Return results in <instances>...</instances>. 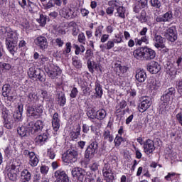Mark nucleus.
I'll use <instances>...</instances> for the list:
<instances>
[{
    "mask_svg": "<svg viewBox=\"0 0 182 182\" xmlns=\"http://www.w3.org/2000/svg\"><path fill=\"white\" fill-rule=\"evenodd\" d=\"M39 63L40 65H45V63H48L49 62V58L45 55H40L39 57Z\"/></svg>",
    "mask_w": 182,
    "mask_h": 182,
    "instance_id": "8fccbe9b",
    "label": "nucleus"
},
{
    "mask_svg": "<svg viewBox=\"0 0 182 182\" xmlns=\"http://www.w3.org/2000/svg\"><path fill=\"white\" fill-rule=\"evenodd\" d=\"M108 4L109 6H112V8H116V9H117V8H122L123 6L122 3L121 1L119 0H112L109 1L108 2Z\"/></svg>",
    "mask_w": 182,
    "mask_h": 182,
    "instance_id": "58836bf2",
    "label": "nucleus"
},
{
    "mask_svg": "<svg viewBox=\"0 0 182 182\" xmlns=\"http://www.w3.org/2000/svg\"><path fill=\"white\" fill-rule=\"evenodd\" d=\"M163 16L164 21H165V22H171V19H173V14L171 11L166 12L163 15Z\"/></svg>",
    "mask_w": 182,
    "mask_h": 182,
    "instance_id": "3c124183",
    "label": "nucleus"
},
{
    "mask_svg": "<svg viewBox=\"0 0 182 182\" xmlns=\"http://www.w3.org/2000/svg\"><path fill=\"white\" fill-rule=\"evenodd\" d=\"M51 122L53 130L58 132L60 127V119H59L58 112L54 113L53 115Z\"/></svg>",
    "mask_w": 182,
    "mask_h": 182,
    "instance_id": "6ab92c4d",
    "label": "nucleus"
},
{
    "mask_svg": "<svg viewBox=\"0 0 182 182\" xmlns=\"http://www.w3.org/2000/svg\"><path fill=\"white\" fill-rule=\"evenodd\" d=\"M116 11L114 16L120 18L121 19L126 18V9L123 7V6L122 7L117 8Z\"/></svg>",
    "mask_w": 182,
    "mask_h": 182,
    "instance_id": "a878e982",
    "label": "nucleus"
},
{
    "mask_svg": "<svg viewBox=\"0 0 182 182\" xmlns=\"http://www.w3.org/2000/svg\"><path fill=\"white\" fill-rule=\"evenodd\" d=\"M32 175L31 172L28 171V169H23L21 173V180H31Z\"/></svg>",
    "mask_w": 182,
    "mask_h": 182,
    "instance_id": "4c0bfd02",
    "label": "nucleus"
},
{
    "mask_svg": "<svg viewBox=\"0 0 182 182\" xmlns=\"http://www.w3.org/2000/svg\"><path fill=\"white\" fill-rule=\"evenodd\" d=\"M77 93H79V91L77 90V88H76V87H74L70 92V97H71L72 99H75V97H76V96H77Z\"/></svg>",
    "mask_w": 182,
    "mask_h": 182,
    "instance_id": "0e129e2a",
    "label": "nucleus"
},
{
    "mask_svg": "<svg viewBox=\"0 0 182 182\" xmlns=\"http://www.w3.org/2000/svg\"><path fill=\"white\" fill-rule=\"evenodd\" d=\"M122 141H123V137L119 135H117L114 140L115 147H119V146L122 144Z\"/></svg>",
    "mask_w": 182,
    "mask_h": 182,
    "instance_id": "4d7b16f0",
    "label": "nucleus"
},
{
    "mask_svg": "<svg viewBox=\"0 0 182 182\" xmlns=\"http://www.w3.org/2000/svg\"><path fill=\"white\" fill-rule=\"evenodd\" d=\"M74 48L75 49V55H79L80 52L83 53V52H85V46H83L82 45H80V46L77 45H74Z\"/></svg>",
    "mask_w": 182,
    "mask_h": 182,
    "instance_id": "603ef678",
    "label": "nucleus"
},
{
    "mask_svg": "<svg viewBox=\"0 0 182 182\" xmlns=\"http://www.w3.org/2000/svg\"><path fill=\"white\" fill-rule=\"evenodd\" d=\"M178 176H180V174L176 172H168V174L164 176V178L166 181H174Z\"/></svg>",
    "mask_w": 182,
    "mask_h": 182,
    "instance_id": "72a5a7b5",
    "label": "nucleus"
},
{
    "mask_svg": "<svg viewBox=\"0 0 182 182\" xmlns=\"http://www.w3.org/2000/svg\"><path fill=\"white\" fill-rule=\"evenodd\" d=\"M18 31H14L11 28L8 30L7 35H6V46L13 56H15V53L18 50Z\"/></svg>",
    "mask_w": 182,
    "mask_h": 182,
    "instance_id": "f257e3e1",
    "label": "nucleus"
},
{
    "mask_svg": "<svg viewBox=\"0 0 182 182\" xmlns=\"http://www.w3.org/2000/svg\"><path fill=\"white\" fill-rule=\"evenodd\" d=\"M12 66L9 63H0V70H9L11 69Z\"/></svg>",
    "mask_w": 182,
    "mask_h": 182,
    "instance_id": "5fc2aeb1",
    "label": "nucleus"
},
{
    "mask_svg": "<svg viewBox=\"0 0 182 182\" xmlns=\"http://www.w3.org/2000/svg\"><path fill=\"white\" fill-rule=\"evenodd\" d=\"M113 41L115 43H122L123 42V36L120 34L115 35V38Z\"/></svg>",
    "mask_w": 182,
    "mask_h": 182,
    "instance_id": "69168bd1",
    "label": "nucleus"
},
{
    "mask_svg": "<svg viewBox=\"0 0 182 182\" xmlns=\"http://www.w3.org/2000/svg\"><path fill=\"white\" fill-rule=\"evenodd\" d=\"M174 95H176V89L174 87H171L165 91L164 94L161 97V100L170 102L171 96H174Z\"/></svg>",
    "mask_w": 182,
    "mask_h": 182,
    "instance_id": "aec40b11",
    "label": "nucleus"
},
{
    "mask_svg": "<svg viewBox=\"0 0 182 182\" xmlns=\"http://www.w3.org/2000/svg\"><path fill=\"white\" fill-rule=\"evenodd\" d=\"M102 174L105 180L107 182H113L114 180V175L113 174V169L110 167V164H105L102 168Z\"/></svg>",
    "mask_w": 182,
    "mask_h": 182,
    "instance_id": "0eeeda50",
    "label": "nucleus"
},
{
    "mask_svg": "<svg viewBox=\"0 0 182 182\" xmlns=\"http://www.w3.org/2000/svg\"><path fill=\"white\" fill-rule=\"evenodd\" d=\"M72 60L73 65V66H75V68H76L77 69H80V68H82V63H80V60L77 57H73Z\"/></svg>",
    "mask_w": 182,
    "mask_h": 182,
    "instance_id": "49530a36",
    "label": "nucleus"
},
{
    "mask_svg": "<svg viewBox=\"0 0 182 182\" xmlns=\"http://www.w3.org/2000/svg\"><path fill=\"white\" fill-rule=\"evenodd\" d=\"M59 103L60 106H61L62 107H63V106L66 105V97H65V94H62L59 96Z\"/></svg>",
    "mask_w": 182,
    "mask_h": 182,
    "instance_id": "052dcab7",
    "label": "nucleus"
},
{
    "mask_svg": "<svg viewBox=\"0 0 182 182\" xmlns=\"http://www.w3.org/2000/svg\"><path fill=\"white\" fill-rule=\"evenodd\" d=\"M28 129L31 133H36L43 129V122L41 120H37L36 122H31L28 124Z\"/></svg>",
    "mask_w": 182,
    "mask_h": 182,
    "instance_id": "ddd939ff",
    "label": "nucleus"
},
{
    "mask_svg": "<svg viewBox=\"0 0 182 182\" xmlns=\"http://www.w3.org/2000/svg\"><path fill=\"white\" fill-rule=\"evenodd\" d=\"M102 136L104 137V140H107L109 143H112L114 140L113 133L107 129H105Z\"/></svg>",
    "mask_w": 182,
    "mask_h": 182,
    "instance_id": "7c9ffc66",
    "label": "nucleus"
},
{
    "mask_svg": "<svg viewBox=\"0 0 182 182\" xmlns=\"http://www.w3.org/2000/svg\"><path fill=\"white\" fill-rule=\"evenodd\" d=\"M7 168V176L11 181H16L18 178V173H19V168L15 166L14 164H11L6 167Z\"/></svg>",
    "mask_w": 182,
    "mask_h": 182,
    "instance_id": "9b49d317",
    "label": "nucleus"
},
{
    "mask_svg": "<svg viewBox=\"0 0 182 182\" xmlns=\"http://www.w3.org/2000/svg\"><path fill=\"white\" fill-rule=\"evenodd\" d=\"M156 150V146H154V141L151 139H147L144 144V151L147 156L153 154V151Z\"/></svg>",
    "mask_w": 182,
    "mask_h": 182,
    "instance_id": "dca6fc26",
    "label": "nucleus"
},
{
    "mask_svg": "<svg viewBox=\"0 0 182 182\" xmlns=\"http://www.w3.org/2000/svg\"><path fill=\"white\" fill-rule=\"evenodd\" d=\"M162 103L159 106V112L161 114H166L168 111V101L161 100Z\"/></svg>",
    "mask_w": 182,
    "mask_h": 182,
    "instance_id": "c756f323",
    "label": "nucleus"
},
{
    "mask_svg": "<svg viewBox=\"0 0 182 182\" xmlns=\"http://www.w3.org/2000/svg\"><path fill=\"white\" fill-rule=\"evenodd\" d=\"M154 46L155 48H157V49H164L166 48V46L164 45V38L161 37V36L155 35L154 37Z\"/></svg>",
    "mask_w": 182,
    "mask_h": 182,
    "instance_id": "412c9836",
    "label": "nucleus"
},
{
    "mask_svg": "<svg viewBox=\"0 0 182 182\" xmlns=\"http://www.w3.org/2000/svg\"><path fill=\"white\" fill-rule=\"evenodd\" d=\"M99 167H100V165L99 164V162H96V161H93L89 166L90 170L94 173L97 171V170H99Z\"/></svg>",
    "mask_w": 182,
    "mask_h": 182,
    "instance_id": "a18cd8bd",
    "label": "nucleus"
},
{
    "mask_svg": "<svg viewBox=\"0 0 182 182\" xmlns=\"http://www.w3.org/2000/svg\"><path fill=\"white\" fill-rule=\"evenodd\" d=\"M28 159L29 164L31 167H36V166H38V164L39 163V158H38V156L35 154V152L31 154Z\"/></svg>",
    "mask_w": 182,
    "mask_h": 182,
    "instance_id": "c85d7f7f",
    "label": "nucleus"
},
{
    "mask_svg": "<svg viewBox=\"0 0 182 182\" xmlns=\"http://www.w3.org/2000/svg\"><path fill=\"white\" fill-rule=\"evenodd\" d=\"M47 156L49 157V159H50V160H53L55 159L56 154H55V150L53 148L48 149Z\"/></svg>",
    "mask_w": 182,
    "mask_h": 182,
    "instance_id": "6e6d98bb",
    "label": "nucleus"
},
{
    "mask_svg": "<svg viewBox=\"0 0 182 182\" xmlns=\"http://www.w3.org/2000/svg\"><path fill=\"white\" fill-rule=\"evenodd\" d=\"M149 87L151 89V90H159L160 89V87L161 86V83L160 81L154 79V78H151L149 81Z\"/></svg>",
    "mask_w": 182,
    "mask_h": 182,
    "instance_id": "4be33fe9",
    "label": "nucleus"
},
{
    "mask_svg": "<svg viewBox=\"0 0 182 182\" xmlns=\"http://www.w3.org/2000/svg\"><path fill=\"white\" fill-rule=\"evenodd\" d=\"M46 72L50 79H58V77L60 73H62V70L60 68L55 66V65H51L49 67L46 68Z\"/></svg>",
    "mask_w": 182,
    "mask_h": 182,
    "instance_id": "1a4fd4ad",
    "label": "nucleus"
},
{
    "mask_svg": "<svg viewBox=\"0 0 182 182\" xmlns=\"http://www.w3.org/2000/svg\"><path fill=\"white\" fill-rule=\"evenodd\" d=\"M114 43H116L114 40H109L107 43L100 45V48L102 52H105V50H110V49L114 48Z\"/></svg>",
    "mask_w": 182,
    "mask_h": 182,
    "instance_id": "393cba45",
    "label": "nucleus"
},
{
    "mask_svg": "<svg viewBox=\"0 0 182 182\" xmlns=\"http://www.w3.org/2000/svg\"><path fill=\"white\" fill-rule=\"evenodd\" d=\"M11 93V85L6 84L2 87V96L4 97H9Z\"/></svg>",
    "mask_w": 182,
    "mask_h": 182,
    "instance_id": "c9c22d12",
    "label": "nucleus"
},
{
    "mask_svg": "<svg viewBox=\"0 0 182 182\" xmlns=\"http://www.w3.org/2000/svg\"><path fill=\"white\" fill-rule=\"evenodd\" d=\"M176 85L178 93L182 96V79L176 81Z\"/></svg>",
    "mask_w": 182,
    "mask_h": 182,
    "instance_id": "13d9d810",
    "label": "nucleus"
},
{
    "mask_svg": "<svg viewBox=\"0 0 182 182\" xmlns=\"http://www.w3.org/2000/svg\"><path fill=\"white\" fill-rule=\"evenodd\" d=\"M80 130H81L80 126H78L76 128V132H73L70 133V137L73 139V140L77 139L79 136H80Z\"/></svg>",
    "mask_w": 182,
    "mask_h": 182,
    "instance_id": "de8ad7c7",
    "label": "nucleus"
},
{
    "mask_svg": "<svg viewBox=\"0 0 182 182\" xmlns=\"http://www.w3.org/2000/svg\"><path fill=\"white\" fill-rule=\"evenodd\" d=\"M38 99V96L35 92H31L27 95V102L33 103Z\"/></svg>",
    "mask_w": 182,
    "mask_h": 182,
    "instance_id": "37998d69",
    "label": "nucleus"
},
{
    "mask_svg": "<svg viewBox=\"0 0 182 182\" xmlns=\"http://www.w3.org/2000/svg\"><path fill=\"white\" fill-rule=\"evenodd\" d=\"M47 140L48 135L46 134H41L36 137L35 143L38 146H43V144H45V143H46Z\"/></svg>",
    "mask_w": 182,
    "mask_h": 182,
    "instance_id": "b1692460",
    "label": "nucleus"
},
{
    "mask_svg": "<svg viewBox=\"0 0 182 182\" xmlns=\"http://www.w3.org/2000/svg\"><path fill=\"white\" fill-rule=\"evenodd\" d=\"M54 177L57 178L56 180H60L61 182L69 181V177L66 172L62 169L57 170L54 173Z\"/></svg>",
    "mask_w": 182,
    "mask_h": 182,
    "instance_id": "a211bd4d",
    "label": "nucleus"
},
{
    "mask_svg": "<svg viewBox=\"0 0 182 182\" xmlns=\"http://www.w3.org/2000/svg\"><path fill=\"white\" fill-rule=\"evenodd\" d=\"M107 116V112H106V109H100L97 111V120H103L104 119H106V117Z\"/></svg>",
    "mask_w": 182,
    "mask_h": 182,
    "instance_id": "473e14b6",
    "label": "nucleus"
},
{
    "mask_svg": "<svg viewBox=\"0 0 182 182\" xmlns=\"http://www.w3.org/2000/svg\"><path fill=\"white\" fill-rule=\"evenodd\" d=\"M69 28L71 29L73 36H77V33H79V29H77V24L74 21H71L69 23Z\"/></svg>",
    "mask_w": 182,
    "mask_h": 182,
    "instance_id": "e433bc0d",
    "label": "nucleus"
},
{
    "mask_svg": "<svg viewBox=\"0 0 182 182\" xmlns=\"http://www.w3.org/2000/svg\"><path fill=\"white\" fill-rule=\"evenodd\" d=\"M29 132H31V130H29V128H28V125L26 127L22 126L17 129V133L21 137L29 136Z\"/></svg>",
    "mask_w": 182,
    "mask_h": 182,
    "instance_id": "bb28decb",
    "label": "nucleus"
},
{
    "mask_svg": "<svg viewBox=\"0 0 182 182\" xmlns=\"http://www.w3.org/2000/svg\"><path fill=\"white\" fill-rule=\"evenodd\" d=\"M151 6L154 8H156L157 9H160L161 7V2L159 0H151Z\"/></svg>",
    "mask_w": 182,
    "mask_h": 182,
    "instance_id": "bf43d9fd",
    "label": "nucleus"
},
{
    "mask_svg": "<svg viewBox=\"0 0 182 182\" xmlns=\"http://www.w3.org/2000/svg\"><path fill=\"white\" fill-rule=\"evenodd\" d=\"M134 57L138 60H153L156 58V51L147 46L134 50Z\"/></svg>",
    "mask_w": 182,
    "mask_h": 182,
    "instance_id": "f03ea898",
    "label": "nucleus"
},
{
    "mask_svg": "<svg viewBox=\"0 0 182 182\" xmlns=\"http://www.w3.org/2000/svg\"><path fill=\"white\" fill-rule=\"evenodd\" d=\"M34 43L41 50L48 49V39L45 36H39L36 37L34 40Z\"/></svg>",
    "mask_w": 182,
    "mask_h": 182,
    "instance_id": "2eb2a0df",
    "label": "nucleus"
},
{
    "mask_svg": "<svg viewBox=\"0 0 182 182\" xmlns=\"http://www.w3.org/2000/svg\"><path fill=\"white\" fill-rule=\"evenodd\" d=\"M78 156L79 153L75 149H68L63 155V161H64V163H67L68 164L70 163H76V161H77Z\"/></svg>",
    "mask_w": 182,
    "mask_h": 182,
    "instance_id": "7ed1b4c3",
    "label": "nucleus"
},
{
    "mask_svg": "<svg viewBox=\"0 0 182 182\" xmlns=\"http://www.w3.org/2000/svg\"><path fill=\"white\" fill-rule=\"evenodd\" d=\"M114 31V24L111 23L109 26L106 27V31L107 33H113V31Z\"/></svg>",
    "mask_w": 182,
    "mask_h": 182,
    "instance_id": "774afa93",
    "label": "nucleus"
},
{
    "mask_svg": "<svg viewBox=\"0 0 182 182\" xmlns=\"http://www.w3.org/2000/svg\"><path fill=\"white\" fill-rule=\"evenodd\" d=\"M87 116L90 120H95L97 116V111H96L95 108H90L87 112Z\"/></svg>",
    "mask_w": 182,
    "mask_h": 182,
    "instance_id": "ea45409f",
    "label": "nucleus"
},
{
    "mask_svg": "<svg viewBox=\"0 0 182 182\" xmlns=\"http://www.w3.org/2000/svg\"><path fill=\"white\" fill-rule=\"evenodd\" d=\"M47 18L43 14L40 15V18L37 19V22L40 24V26H45L46 25Z\"/></svg>",
    "mask_w": 182,
    "mask_h": 182,
    "instance_id": "09e8293b",
    "label": "nucleus"
},
{
    "mask_svg": "<svg viewBox=\"0 0 182 182\" xmlns=\"http://www.w3.org/2000/svg\"><path fill=\"white\" fill-rule=\"evenodd\" d=\"M82 90L84 96L90 95V87H89L88 86H82Z\"/></svg>",
    "mask_w": 182,
    "mask_h": 182,
    "instance_id": "e2e57ef3",
    "label": "nucleus"
},
{
    "mask_svg": "<svg viewBox=\"0 0 182 182\" xmlns=\"http://www.w3.org/2000/svg\"><path fill=\"white\" fill-rule=\"evenodd\" d=\"M136 45L139 46H141L143 43H145V45H149V36H141V38H136L134 39Z\"/></svg>",
    "mask_w": 182,
    "mask_h": 182,
    "instance_id": "2f4dec72",
    "label": "nucleus"
},
{
    "mask_svg": "<svg viewBox=\"0 0 182 182\" xmlns=\"http://www.w3.org/2000/svg\"><path fill=\"white\" fill-rule=\"evenodd\" d=\"M34 79H38L39 82H45V80H46V78L45 77V73L40 68H37V74Z\"/></svg>",
    "mask_w": 182,
    "mask_h": 182,
    "instance_id": "f704fd0d",
    "label": "nucleus"
},
{
    "mask_svg": "<svg viewBox=\"0 0 182 182\" xmlns=\"http://www.w3.org/2000/svg\"><path fill=\"white\" fill-rule=\"evenodd\" d=\"M135 77L138 82L143 83V82H145L146 79H147V74H146L145 70H137Z\"/></svg>",
    "mask_w": 182,
    "mask_h": 182,
    "instance_id": "5701e85b",
    "label": "nucleus"
},
{
    "mask_svg": "<svg viewBox=\"0 0 182 182\" xmlns=\"http://www.w3.org/2000/svg\"><path fill=\"white\" fill-rule=\"evenodd\" d=\"M71 50H72V43H67L65 44V50L63 52V54L64 55H68V53H70Z\"/></svg>",
    "mask_w": 182,
    "mask_h": 182,
    "instance_id": "680f3d73",
    "label": "nucleus"
},
{
    "mask_svg": "<svg viewBox=\"0 0 182 182\" xmlns=\"http://www.w3.org/2000/svg\"><path fill=\"white\" fill-rule=\"evenodd\" d=\"M168 74L171 76V79H174L177 75V69L176 68H171L169 69Z\"/></svg>",
    "mask_w": 182,
    "mask_h": 182,
    "instance_id": "338daca9",
    "label": "nucleus"
},
{
    "mask_svg": "<svg viewBox=\"0 0 182 182\" xmlns=\"http://www.w3.org/2000/svg\"><path fill=\"white\" fill-rule=\"evenodd\" d=\"M136 18L141 23H145V22H147V14L146 13V11L142 10L140 15L136 16Z\"/></svg>",
    "mask_w": 182,
    "mask_h": 182,
    "instance_id": "a19ab883",
    "label": "nucleus"
},
{
    "mask_svg": "<svg viewBox=\"0 0 182 182\" xmlns=\"http://www.w3.org/2000/svg\"><path fill=\"white\" fill-rule=\"evenodd\" d=\"M99 145L97 141L92 142L85 150V157L87 160H92V157H95V154H96V150L98 149Z\"/></svg>",
    "mask_w": 182,
    "mask_h": 182,
    "instance_id": "9d476101",
    "label": "nucleus"
},
{
    "mask_svg": "<svg viewBox=\"0 0 182 182\" xmlns=\"http://www.w3.org/2000/svg\"><path fill=\"white\" fill-rule=\"evenodd\" d=\"M1 118L4 120V126L6 129H12L11 120V112L5 107H1Z\"/></svg>",
    "mask_w": 182,
    "mask_h": 182,
    "instance_id": "6e6552de",
    "label": "nucleus"
},
{
    "mask_svg": "<svg viewBox=\"0 0 182 182\" xmlns=\"http://www.w3.org/2000/svg\"><path fill=\"white\" fill-rule=\"evenodd\" d=\"M38 68L35 67H31L28 69V75L31 79H35L36 77V75L38 74Z\"/></svg>",
    "mask_w": 182,
    "mask_h": 182,
    "instance_id": "79ce46f5",
    "label": "nucleus"
},
{
    "mask_svg": "<svg viewBox=\"0 0 182 182\" xmlns=\"http://www.w3.org/2000/svg\"><path fill=\"white\" fill-rule=\"evenodd\" d=\"M147 70H149L150 73H152V75H156L158 72L161 70V66L159 63L152 61L148 64Z\"/></svg>",
    "mask_w": 182,
    "mask_h": 182,
    "instance_id": "f3484780",
    "label": "nucleus"
},
{
    "mask_svg": "<svg viewBox=\"0 0 182 182\" xmlns=\"http://www.w3.org/2000/svg\"><path fill=\"white\" fill-rule=\"evenodd\" d=\"M78 10L75 7H64L60 11V15L65 19H73L77 16Z\"/></svg>",
    "mask_w": 182,
    "mask_h": 182,
    "instance_id": "20e7f679",
    "label": "nucleus"
},
{
    "mask_svg": "<svg viewBox=\"0 0 182 182\" xmlns=\"http://www.w3.org/2000/svg\"><path fill=\"white\" fill-rule=\"evenodd\" d=\"M95 93L97 97H102L103 95V90L102 89V85L100 83L96 82L95 84Z\"/></svg>",
    "mask_w": 182,
    "mask_h": 182,
    "instance_id": "c03bdc74",
    "label": "nucleus"
},
{
    "mask_svg": "<svg viewBox=\"0 0 182 182\" xmlns=\"http://www.w3.org/2000/svg\"><path fill=\"white\" fill-rule=\"evenodd\" d=\"M18 110L14 114V117L16 122H21L22 120V113H23V107L18 105L17 107Z\"/></svg>",
    "mask_w": 182,
    "mask_h": 182,
    "instance_id": "cd10ccee",
    "label": "nucleus"
},
{
    "mask_svg": "<svg viewBox=\"0 0 182 182\" xmlns=\"http://www.w3.org/2000/svg\"><path fill=\"white\" fill-rule=\"evenodd\" d=\"M43 113V106L40 105L33 108V107L28 106L27 107V115L29 117H33L34 119H39Z\"/></svg>",
    "mask_w": 182,
    "mask_h": 182,
    "instance_id": "39448f33",
    "label": "nucleus"
},
{
    "mask_svg": "<svg viewBox=\"0 0 182 182\" xmlns=\"http://www.w3.org/2000/svg\"><path fill=\"white\" fill-rule=\"evenodd\" d=\"M151 106V98L150 97H143L141 102L139 106V111L140 113H144L147 109Z\"/></svg>",
    "mask_w": 182,
    "mask_h": 182,
    "instance_id": "4468645a",
    "label": "nucleus"
},
{
    "mask_svg": "<svg viewBox=\"0 0 182 182\" xmlns=\"http://www.w3.org/2000/svg\"><path fill=\"white\" fill-rule=\"evenodd\" d=\"M164 36L170 42H176V41H177V30L176 27L171 26L166 29Z\"/></svg>",
    "mask_w": 182,
    "mask_h": 182,
    "instance_id": "f8f14e48",
    "label": "nucleus"
},
{
    "mask_svg": "<svg viewBox=\"0 0 182 182\" xmlns=\"http://www.w3.org/2000/svg\"><path fill=\"white\" fill-rule=\"evenodd\" d=\"M77 41L80 43L86 45V36H85V33H81L78 35Z\"/></svg>",
    "mask_w": 182,
    "mask_h": 182,
    "instance_id": "864d4df0",
    "label": "nucleus"
},
{
    "mask_svg": "<svg viewBox=\"0 0 182 182\" xmlns=\"http://www.w3.org/2000/svg\"><path fill=\"white\" fill-rule=\"evenodd\" d=\"M71 174L73 178L77 180V181L83 182L85 176L87 174V172L80 167H75L71 171Z\"/></svg>",
    "mask_w": 182,
    "mask_h": 182,
    "instance_id": "423d86ee",
    "label": "nucleus"
}]
</instances>
